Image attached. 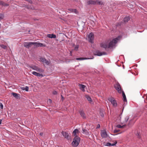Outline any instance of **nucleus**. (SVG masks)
<instances>
[{"mask_svg":"<svg viewBox=\"0 0 147 147\" xmlns=\"http://www.w3.org/2000/svg\"><path fill=\"white\" fill-rule=\"evenodd\" d=\"M80 88L81 90L83 92L85 91V88L86 86L82 84H80L79 85Z\"/></svg>","mask_w":147,"mask_h":147,"instance_id":"nucleus-14","label":"nucleus"},{"mask_svg":"<svg viewBox=\"0 0 147 147\" xmlns=\"http://www.w3.org/2000/svg\"><path fill=\"white\" fill-rule=\"evenodd\" d=\"M37 70H36L37 71H38L40 72H43L44 71V70L41 68H39L38 67L37 68Z\"/></svg>","mask_w":147,"mask_h":147,"instance_id":"nucleus-25","label":"nucleus"},{"mask_svg":"<svg viewBox=\"0 0 147 147\" xmlns=\"http://www.w3.org/2000/svg\"><path fill=\"white\" fill-rule=\"evenodd\" d=\"M117 143V142H115L114 143L111 144L109 142H108L107 143L106 146H114L116 145Z\"/></svg>","mask_w":147,"mask_h":147,"instance_id":"nucleus-19","label":"nucleus"},{"mask_svg":"<svg viewBox=\"0 0 147 147\" xmlns=\"http://www.w3.org/2000/svg\"><path fill=\"white\" fill-rule=\"evenodd\" d=\"M123 125L121 126L120 125H116V127L119 128H122L123 127Z\"/></svg>","mask_w":147,"mask_h":147,"instance_id":"nucleus-33","label":"nucleus"},{"mask_svg":"<svg viewBox=\"0 0 147 147\" xmlns=\"http://www.w3.org/2000/svg\"><path fill=\"white\" fill-rule=\"evenodd\" d=\"M100 134L102 138H106L107 137V134L105 130H103L101 131Z\"/></svg>","mask_w":147,"mask_h":147,"instance_id":"nucleus-10","label":"nucleus"},{"mask_svg":"<svg viewBox=\"0 0 147 147\" xmlns=\"http://www.w3.org/2000/svg\"><path fill=\"white\" fill-rule=\"evenodd\" d=\"M79 46L78 45H76L74 47V50L76 51H78V49L79 48Z\"/></svg>","mask_w":147,"mask_h":147,"instance_id":"nucleus-29","label":"nucleus"},{"mask_svg":"<svg viewBox=\"0 0 147 147\" xmlns=\"http://www.w3.org/2000/svg\"><path fill=\"white\" fill-rule=\"evenodd\" d=\"M39 135L40 136H42L43 135V133H40L39 134Z\"/></svg>","mask_w":147,"mask_h":147,"instance_id":"nucleus-43","label":"nucleus"},{"mask_svg":"<svg viewBox=\"0 0 147 147\" xmlns=\"http://www.w3.org/2000/svg\"><path fill=\"white\" fill-rule=\"evenodd\" d=\"M0 106L1 109H3V104L1 103V102L0 103Z\"/></svg>","mask_w":147,"mask_h":147,"instance_id":"nucleus-36","label":"nucleus"},{"mask_svg":"<svg viewBox=\"0 0 147 147\" xmlns=\"http://www.w3.org/2000/svg\"><path fill=\"white\" fill-rule=\"evenodd\" d=\"M73 9H71V8H69V9H68V10L70 12H73Z\"/></svg>","mask_w":147,"mask_h":147,"instance_id":"nucleus-35","label":"nucleus"},{"mask_svg":"<svg viewBox=\"0 0 147 147\" xmlns=\"http://www.w3.org/2000/svg\"><path fill=\"white\" fill-rule=\"evenodd\" d=\"M79 133L78 130L77 129H75L73 132V134L74 136H77V135Z\"/></svg>","mask_w":147,"mask_h":147,"instance_id":"nucleus-17","label":"nucleus"},{"mask_svg":"<svg viewBox=\"0 0 147 147\" xmlns=\"http://www.w3.org/2000/svg\"><path fill=\"white\" fill-rule=\"evenodd\" d=\"M109 100L111 102L113 106L114 107H116L117 106V103L116 100L112 97L108 98Z\"/></svg>","mask_w":147,"mask_h":147,"instance_id":"nucleus-6","label":"nucleus"},{"mask_svg":"<svg viewBox=\"0 0 147 147\" xmlns=\"http://www.w3.org/2000/svg\"><path fill=\"white\" fill-rule=\"evenodd\" d=\"M61 96L62 99V100H63V97L62 95H61Z\"/></svg>","mask_w":147,"mask_h":147,"instance_id":"nucleus-46","label":"nucleus"},{"mask_svg":"<svg viewBox=\"0 0 147 147\" xmlns=\"http://www.w3.org/2000/svg\"><path fill=\"white\" fill-rule=\"evenodd\" d=\"M11 94L13 95L14 97L16 98H18V95H19V94H18L17 93L14 92L12 93Z\"/></svg>","mask_w":147,"mask_h":147,"instance_id":"nucleus-24","label":"nucleus"},{"mask_svg":"<svg viewBox=\"0 0 147 147\" xmlns=\"http://www.w3.org/2000/svg\"><path fill=\"white\" fill-rule=\"evenodd\" d=\"M100 115L102 117H103V116H104V114H103V113H100Z\"/></svg>","mask_w":147,"mask_h":147,"instance_id":"nucleus-42","label":"nucleus"},{"mask_svg":"<svg viewBox=\"0 0 147 147\" xmlns=\"http://www.w3.org/2000/svg\"><path fill=\"white\" fill-rule=\"evenodd\" d=\"M115 88L119 93H121L122 91L121 86L119 83H117L115 85Z\"/></svg>","mask_w":147,"mask_h":147,"instance_id":"nucleus-7","label":"nucleus"},{"mask_svg":"<svg viewBox=\"0 0 147 147\" xmlns=\"http://www.w3.org/2000/svg\"><path fill=\"white\" fill-rule=\"evenodd\" d=\"M121 115H120L119 116V117H118V118L119 119V121H121Z\"/></svg>","mask_w":147,"mask_h":147,"instance_id":"nucleus-41","label":"nucleus"},{"mask_svg":"<svg viewBox=\"0 0 147 147\" xmlns=\"http://www.w3.org/2000/svg\"><path fill=\"white\" fill-rule=\"evenodd\" d=\"M34 45L36 47H45V46L43 44L40 43H37V42H34Z\"/></svg>","mask_w":147,"mask_h":147,"instance_id":"nucleus-13","label":"nucleus"},{"mask_svg":"<svg viewBox=\"0 0 147 147\" xmlns=\"http://www.w3.org/2000/svg\"><path fill=\"white\" fill-rule=\"evenodd\" d=\"M130 18L129 16L126 17L124 18L123 21L125 22H127L129 20H130Z\"/></svg>","mask_w":147,"mask_h":147,"instance_id":"nucleus-21","label":"nucleus"},{"mask_svg":"<svg viewBox=\"0 0 147 147\" xmlns=\"http://www.w3.org/2000/svg\"><path fill=\"white\" fill-rule=\"evenodd\" d=\"M47 36L48 37L51 38H56V35L53 34H47Z\"/></svg>","mask_w":147,"mask_h":147,"instance_id":"nucleus-18","label":"nucleus"},{"mask_svg":"<svg viewBox=\"0 0 147 147\" xmlns=\"http://www.w3.org/2000/svg\"><path fill=\"white\" fill-rule=\"evenodd\" d=\"M22 89L23 90H25L26 91H28V87L27 86H26L25 88H23Z\"/></svg>","mask_w":147,"mask_h":147,"instance_id":"nucleus-28","label":"nucleus"},{"mask_svg":"<svg viewBox=\"0 0 147 147\" xmlns=\"http://www.w3.org/2000/svg\"><path fill=\"white\" fill-rule=\"evenodd\" d=\"M38 67L35 65L32 66L30 67V68H32V69L36 71L37 70V69Z\"/></svg>","mask_w":147,"mask_h":147,"instance_id":"nucleus-23","label":"nucleus"},{"mask_svg":"<svg viewBox=\"0 0 147 147\" xmlns=\"http://www.w3.org/2000/svg\"><path fill=\"white\" fill-rule=\"evenodd\" d=\"M4 17L3 14L0 13V20L3 19Z\"/></svg>","mask_w":147,"mask_h":147,"instance_id":"nucleus-31","label":"nucleus"},{"mask_svg":"<svg viewBox=\"0 0 147 147\" xmlns=\"http://www.w3.org/2000/svg\"><path fill=\"white\" fill-rule=\"evenodd\" d=\"M94 36V34L93 33H90L88 36V41L91 43L93 42Z\"/></svg>","mask_w":147,"mask_h":147,"instance_id":"nucleus-5","label":"nucleus"},{"mask_svg":"<svg viewBox=\"0 0 147 147\" xmlns=\"http://www.w3.org/2000/svg\"><path fill=\"white\" fill-rule=\"evenodd\" d=\"M100 127V125L99 124H98L97 125V127H96V129H98V128H99Z\"/></svg>","mask_w":147,"mask_h":147,"instance_id":"nucleus-40","label":"nucleus"},{"mask_svg":"<svg viewBox=\"0 0 147 147\" xmlns=\"http://www.w3.org/2000/svg\"><path fill=\"white\" fill-rule=\"evenodd\" d=\"M94 54L98 56H101L102 55H106L107 54L105 52H101L99 51H97L94 53Z\"/></svg>","mask_w":147,"mask_h":147,"instance_id":"nucleus-9","label":"nucleus"},{"mask_svg":"<svg viewBox=\"0 0 147 147\" xmlns=\"http://www.w3.org/2000/svg\"><path fill=\"white\" fill-rule=\"evenodd\" d=\"M86 98L88 100V101H89L91 102L92 101V99L91 98L90 96H86Z\"/></svg>","mask_w":147,"mask_h":147,"instance_id":"nucleus-27","label":"nucleus"},{"mask_svg":"<svg viewBox=\"0 0 147 147\" xmlns=\"http://www.w3.org/2000/svg\"><path fill=\"white\" fill-rule=\"evenodd\" d=\"M119 131V130L115 129V130H114V133H117Z\"/></svg>","mask_w":147,"mask_h":147,"instance_id":"nucleus-38","label":"nucleus"},{"mask_svg":"<svg viewBox=\"0 0 147 147\" xmlns=\"http://www.w3.org/2000/svg\"><path fill=\"white\" fill-rule=\"evenodd\" d=\"M53 93L54 95H56L57 94V92L56 91H54L53 92Z\"/></svg>","mask_w":147,"mask_h":147,"instance_id":"nucleus-37","label":"nucleus"},{"mask_svg":"<svg viewBox=\"0 0 147 147\" xmlns=\"http://www.w3.org/2000/svg\"><path fill=\"white\" fill-rule=\"evenodd\" d=\"M26 1L30 3H32V2L31 0H26Z\"/></svg>","mask_w":147,"mask_h":147,"instance_id":"nucleus-39","label":"nucleus"},{"mask_svg":"<svg viewBox=\"0 0 147 147\" xmlns=\"http://www.w3.org/2000/svg\"><path fill=\"white\" fill-rule=\"evenodd\" d=\"M138 136H139V134H138Z\"/></svg>","mask_w":147,"mask_h":147,"instance_id":"nucleus-47","label":"nucleus"},{"mask_svg":"<svg viewBox=\"0 0 147 147\" xmlns=\"http://www.w3.org/2000/svg\"><path fill=\"white\" fill-rule=\"evenodd\" d=\"M129 119V117L128 116H127L125 118V122L126 123L128 121Z\"/></svg>","mask_w":147,"mask_h":147,"instance_id":"nucleus-32","label":"nucleus"},{"mask_svg":"<svg viewBox=\"0 0 147 147\" xmlns=\"http://www.w3.org/2000/svg\"><path fill=\"white\" fill-rule=\"evenodd\" d=\"M1 47L4 49H6L7 48V47L3 45H1Z\"/></svg>","mask_w":147,"mask_h":147,"instance_id":"nucleus-30","label":"nucleus"},{"mask_svg":"<svg viewBox=\"0 0 147 147\" xmlns=\"http://www.w3.org/2000/svg\"><path fill=\"white\" fill-rule=\"evenodd\" d=\"M87 4L88 5H102V2L99 0H89L87 1Z\"/></svg>","mask_w":147,"mask_h":147,"instance_id":"nucleus-3","label":"nucleus"},{"mask_svg":"<svg viewBox=\"0 0 147 147\" xmlns=\"http://www.w3.org/2000/svg\"><path fill=\"white\" fill-rule=\"evenodd\" d=\"M80 114L81 116L84 119H85L86 118V115L84 111L82 110H80L79 111Z\"/></svg>","mask_w":147,"mask_h":147,"instance_id":"nucleus-15","label":"nucleus"},{"mask_svg":"<svg viewBox=\"0 0 147 147\" xmlns=\"http://www.w3.org/2000/svg\"><path fill=\"white\" fill-rule=\"evenodd\" d=\"M2 120L1 119H0V124H1L2 123Z\"/></svg>","mask_w":147,"mask_h":147,"instance_id":"nucleus-45","label":"nucleus"},{"mask_svg":"<svg viewBox=\"0 0 147 147\" xmlns=\"http://www.w3.org/2000/svg\"><path fill=\"white\" fill-rule=\"evenodd\" d=\"M80 138L78 136H75L74 138L73 141L72 142V145L74 147L77 146L79 144L80 142Z\"/></svg>","mask_w":147,"mask_h":147,"instance_id":"nucleus-2","label":"nucleus"},{"mask_svg":"<svg viewBox=\"0 0 147 147\" xmlns=\"http://www.w3.org/2000/svg\"><path fill=\"white\" fill-rule=\"evenodd\" d=\"M92 59V58L81 57V58H77L76 59L77 60H84L88 59Z\"/></svg>","mask_w":147,"mask_h":147,"instance_id":"nucleus-22","label":"nucleus"},{"mask_svg":"<svg viewBox=\"0 0 147 147\" xmlns=\"http://www.w3.org/2000/svg\"><path fill=\"white\" fill-rule=\"evenodd\" d=\"M49 101L50 103H51L52 102V100L50 99H49Z\"/></svg>","mask_w":147,"mask_h":147,"instance_id":"nucleus-44","label":"nucleus"},{"mask_svg":"<svg viewBox=\"0 0 147 147\" xmlns=\"http://www.w3.org/2000/svg\"><path fill=\"white\" fill-rule=\"evenodd\" d=\"M61 134H62L63 136L65 138L67 139H68L69 137V135L67 132L66 131H62L61 132Z\"/></svg>","mask_w":147,"mask_h":147,"instance_id":"nucleus-12","label":"nucleus"},{"mask_svg":"<svg viewBox=\"0 0 147 147\" xmlns=\"http://www.w3.org/2000/svg\"><path fill=\"white\" fill-rule=\"evenodd\" d=\"M82 131L83 133L84 134H88V132L87 131L86 129H84L83 128L82 129Z\"/></svg>","mask_w":147,"mask_h":147,"instance_id":"nucleus-26","label":"nucleus"},{"mask_svg":"<svg viewBox=\"0 0 147 147\" xmlns=\"http://www.w3.org/2000/svg\"><path fill=\"white\" fill-rule=\"evenodd\" d=\"M0 5L6 7L8 6L9 5L8 4L5 3L4 2L0 1Z\"/></svg>","mask_w":147,"mask_h":147,"instance_id":"nucleus-20","label":"nucleus"},{"mask_svg":"<svg viewBox=\"0 0 147 147\" xmlns=\"http://www.w3.org/2000/svg\"><path fill=\"white\" fill-rule=\"evenodd\" d=\"M34 45V42H24V46L27 48H29L32 45Z\"/></svg>","mask_w":147,"mask_h":147,"instance_id":"nucleus-8","label":"nucleus"},{"mask_svg":"<svg viewBox=\"0 0 147 147\" xmlns=\"http://www.w3.org/2000/svg\"><path fill=\"white\" fill-rule=\"evenodd\" d=\"M121 38V36H119L110 42L108 45L107 43L103 42L100 44V46L105 49L107 48H112L115 46L117 43L120 40Z\"/></svg>","mask_w":147,"mask_h":147,"instance_id":"nucleus-1","label":"nucleus"},{"mask_svg":"<svg viewBox=\"0 0 147 147\" xmlns=\"http://www.w3.org/2000/svg\"><path fill=\"white\" fill-rule=\"evenodd\" d=\"M32 74L33 75H34L35 76H36L37 77H42L43 76V75L42 74H40L39 73H37V72H36L35 71H34L32 72Z\"/></svg>","mask_w":147,"mask_h":147,"instance_id":"nucleus-16","label":"nucleus"},{"mask_svg":"<svg viewBox=\"0 0 147 147\" xmlns=\"http://www.w3.org/2000/svg\"><path fill=\"white\" fill-rule=\"evenodd\" d=\"M39 61L42 62L44 65H49L50 64L51 61L50 60H47L45 58L43 57H40L39 59Z\"/></svg>","mask_w":147,"mask_h":147,"instance_id":"nucleus-4","label":"nucleus"},{"mask_svg":"<svg viewBox=\"0 0 147 147\" xmlns=\"http://www.w3.org/2000/svg\"><path fill=\"white\" fill-rule=\"evenodd\" d=\"M122 96L123 98V101L124 102V105H126L127 104V100L126 98V96L125 95V93H124V92L123 91H122Z\"/></svg>","mask_w":147,"mask_h":147,"instance_id":"nucleus-11","label":"nucleus"},{"mask_svg":"<svg viewBox=\"0 0 147 147\" xmlns=\"http://www.w3.org/2000/svg\"><path fill=\"white\" fill-rule=\"evenodd\" d=\"M73 11L72 12L75 13H78V11L76 9H74Z\"/></svg>","mask_w":147,"mask_h":147,"instance_id":"nucleus-34","label":"nucleus"}]
</instances>
